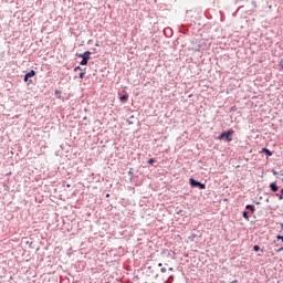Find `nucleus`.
<instances>
[{"label":"nucleus","instance_id":"33","mask_svg":"<svg viewBox=\"0 0 283 283\" xmlns=\"http://www.w3.org/2000/svg\"><path fill=\"white\" fill-rule=\"evenodd\" d=\"M281 229H282V231H283V223H281Z\"/></svg>","mask_w":283,"mask_h":283},{"label":"nucleus","instance_id":"14","mask_svg":"<svg viewBox=\"0 0 283 283\" xmlns=\"http://www.w3.org/2000/svg\"><path fill=\"white\" fill-rule=\"evenodd\" d=\"M154 163H156V158H150V159L148 160V165H154Z\"/></svg>","mask_w":283,"mask_h":283},{"label":"nucleus","instance_id":"26","mask_svg":"<svg viewBox=\"0 0 283 283\" xmlns=\"http://www.w3.org/2000/svg\"><path fill=\"white\" fill-rule=\"evenodd\" d=\"M231 111H232V112H235V106L231 107Z\"/></svg>","mask_w":283,"mask_h":283},{"label":"nucleus","instance_id":"2","mask_svg":"<svg viewBox=\"0 0 283 283\" xmlns=\"http://www.w3.org/2000/svg\"><path fill=\"white\" fill-rule=\"evenodd\" d=\"M235 134V130H233L232 128L223 132V138L226 140V143H231L233 140V135Z\"/></svg>","mask_w":283,"mask_h":283},{"label":"nucleus","instance_id":"20","mask_svg":"<svg viewBox=\"0 0 283 283\" xmlns=\"http://www.w3.org/2000/svg\"><path fill=\"white\" fill-rule=\"evenodd\" d=\"M276 240H281L283 242V235H276Z\"/></svg>","mask_w":283,"mask_h":283},{"label":"nucleus","instance_id":"35","mask_svg":"<svg viewBox=\"0 0 283 283\" xmlns=\"http://www.w3.org/2000/svg\"><path fill=\"white\" fill-rule=\"evenodd\" d=\"M83 119H84V120H87V117H84Z\"/></svg>","mask_w":283,"mask_h":283},{"label":"nucleus","instance_id":"34","mask_svg":"<svg viewBox=\"0 0 283 283\" xmlns=\"http://www.w3.org/2000/svg\"><path fill=\"white\" fill-rule=\"evenodd\" d=\"M158 266H163V263H158Z\"/></svg>","mask_w":283,"mask_h":283},{"label":"nucleus","instance_id":"12","mask_svg":"<svg viewBox=\"0 0 283 283\" xmlns=\"http://www.w3.org/2000/svg\"><path fill=\"white\" fill-rule=\"evenodd\" d=\"M174 282V275H170L165 283H172Z\"/></svg>","mask_w":283,"mask_h":283},{"label":"nucleus","instance_id":"13","mask_svg":"<svg viewBox=\"0 0 283 283\" xmlns=\"http://www.w3.org/2000/svg\"><path fill=\"white\" fill-rule=\"evenodd\" d=\"M218 140H224V132H222V133L218 136Z\"/></svg>","mask_w":283,"mask_h":283},{"label":"nucleus","instance_id":"18","mask_svg":"<svg viewBox=\"0 0 283 283\" xmlns=\"http://www.w3.org/2000/svg\"><path fill=\"white\" fill-rule=\"evenodd\" d=\"M275 196H276L280 200H283V195L275 193Z\"/></svg>","mask_w":283,"mask_h":283},{"label":"nucleus","instance_id":"29","mask_svg":"<svg viewBox=\"0 0 283 283\" xmlns=\"http://www.w3.org/2000/svg\"><path fill=\"white\" fill-rule=\"evenodd\" d=\"M95 1H97V3H101L103 0H95Z\"/></svg>","mask_w":283,"mask_h":283},{"label":"nucleus","instance_id":"23","mask_svg":"<svg viewBox=\"0 0 283 283\" xmlns=\"http://www.w3.org/2000/svg\"><path fill=\"white\" fill-rule=\"evenodd\" d=\"M273 176H280V172L273 171Z\"/></svg>","mask_w":283,"mask_h":283},{"label":"nucleus","instance_id":"27","mask_svg":"<svg viewBox=\"0 0 283 283\" xmlns=\"http://www.w3.org/2000/svg\"><path fill=\"white\" fill-rule=\"evenodd\" d=\"M167 30H171V29H169V28H168V29H165V31H164V32H165V34H167Z\"/></svg>","mask_w":283,"mask_h":283},{"label":"nucleus","instance_id":"24","mask_svg":"<svg viewBox=\"0 0 283 283\" xmlns=\"http://www.w3.org/2000/svg\"><path fill=\"white\" fill-rule=\"evenodd\" d=\"M129 176H134V172H132V168L130 170L128 171Z\"/></svg>","mask_w":283,"mask_h":283},{"label":"nucleus","instance_id":"9","mask_svg":"<svg viewBox=\"0 0 283 283\" xmlns=\"http://www.w3.org/2000/svg\"><path fill=\"white\" fill-rule=\"evenodd\" d=\"M134 118V115L129 116L127 119H126V123H128V125H134V120H132Z\"/></svg>","mask_w":283,"mask_h":283},{"label":"nucleus","instance_id":"37","mask_svg":"<svg viewBox=\"0 0 283 283\" xmlns=\"http://www.w3.org/2000/svg\"><path fill=\"white\" fill-rule=\"evenodd\" d=\"M96 45V48H98V44H95Z\"/></svg>","mask_w":283,"mask_h":283},{"label":"nucleus","instance_id":"19","mask_svg":"<svg viewBox=\"0 0 283 283\" xmlns=\"http://www.w3.org/2000/svg\"><path fill=\"white\" fill-rule=\"evenodd\" d=\"M252 6L254 7V8H258V3L255 2V0H252Z\"/></svg>","mask_w":283,"mask_h":283},{"label":"nucleus","instance_id":"31","mask_svg":"<svg viewBox=\"0 0 283 283\" xmlns=\"http://www.w3.org/2000/svg\"><path fill=\"white\" fill-rule=\"evenodd\" d=\"M281 195L283 196V187H282V189H281Z\"/></svg>","mask_w":283,"mask_h":283},{"label":"nucleus","instance_id":"28","mask_svg":"<svg viewBox=\"0 0 283 283\" xmlns=\"http://www.w3.org/2000/svg\"><path fill=\"white\" fill-rule=\"evenodd\" d=\"M55 94H61V91H55Z\"/></svg>","mask_w":283,"mask_h":283},{"label":"nucleus","instance_id":"22","mask_svg":"<svg viewBox=\"0 0 283 283\" xmlns=\"http://www.w3.org/2000/svg\"><path fill=\"white\" fill-rule=\"evenodd\" d=\"M77 70H81V66H75L74 72H77Z\"/></svg>","mask_w":283,"mask_h":283},{"label":"nucleus","instance_id":"5","mask_svg":"<svg viewBox=\"0 0 283 283\" xmlns=\"http://www.w3.org/2000/svg\"><path fill=\"white\" fill-rule=\"evenodd\" d=\"M270 189H271V191H273V193H277V191H280V187L277 186L276 182H271Z\"/></svg>","mask_w":283,"mask_h":283},{"label":"nucleus","instance_id":"4","mask_svg":"<svg viewBox=\"0 0 283 283\" xmlns=\"http://www.w3.org/2000/svg\"><path fill=\"white\" fill-rule=\"evenodd\" d=\"M91 55V51H85L84 53L76 54V56H78L80 59H86V61H90V59H92Z\"/></svg>","mask_w":283,"mask_h":283},{"label":"nucleus","instance_id":"3","mask_svg":"<svg viewBox=\"0 0 283 283\" xmlns=\"http://www.w3.org/2000/svg\"><path fill=\"white\" fill-rule=\"evenodd\" d=\"M32 76H36V71L31 70L28 73L24 74V83H32Z\"/></svg>","mask_w":283,"mask_h":283},{"label":"nucleus","instance_id":"11","mask_svg":"<svg viewBox=\"0 0 283 283\" xmlns=\"http://www.w3.org/2000/svg\"><path fill=\"white\" fill-rule=\"evenodd\" d=\"M90 60L86 59H82V61L80 62V65H87Z\"/></svg>","mask_w":283,"mask_h":283},{"label":"nucleus","instance_id":"15","mask_svg":"<svg viewBox=\"0 0 283 283\" xmlns=\"http://www.w3.org/2000/svg\"><path fill=\"white\" fill-rule=\"evenodd\" d=\"M78 77H80V78H85V72H80V73H78Z\"/></svg>","mask_w":283,"mask_h":283},{"label":"nucleus","instance_id":"38","mask_svg":"<svg viewBox=\"0 0 283 283\" xmlns=\"http://www.w3.org/2000/svg\"><path fill=\"white\" fill-rule=\"evenodd\" d=\"M256 205H260V202H256Z\"/></svg>","mask_w":283,"mask_h":283},{"label":"nucleus","instance_id":"17","mask_svg":"<svg viewBox=\"0 0 283 283\" xmlns=\"http://www.w3.org/2000/svg\"><path fill=\"white\" fill-rule=\"evenodd\" d=\"M253 251H255V252L260 251V245H254Z\"/></svg>","mask_w":283,"mask_h":283},{"label":"nucleus","instance_id":"8","mask_svg":"<svg viewBox=\"0 0 283 283\" xmlns=\"http://www.w3.org/2000/svg\"><path fill=\"white\" fill-rule=\"evenodd\" d=\"M245 209H247L248 211H251V213H255V206H253V205H247V206H245Z\"/></svg>","mask_w":283,"mask_h":283},{"label":"nucleus","instance_id":"10","mask_svg":"<svg viewBox=\"0 0 283 283\" xmlns=\"http://www.w3.org/2000/svg\"><path fill=\"white\" fill-rule=\"evenodd\" d=\"M242 217L244 218V220H249V212L248 211H243L242 212Z\"/></svg>","mask_w":283,"mask_h":283},{"label":"nucleus","instance_id":"1","mask_svg":"<svg viewBox=\"0 0 283 283\" xmlns=\"http://www.w3.org/2000/svg\"><path fill=\"white\" fill-rule=\"evenodd\" d=\"M189 185L190 187H192L193 189H207V185L200 182L199 180H196L195 178H190L189 179Z\"/></svg>","mask_w":283,"mask_h":283},{"label":"nucleus","instance_id":"6","mask_svg":"<svg viewBox=\"0 0 283 283\" xmlns=\"http://www.w3.org/2000/svg\"><path fill=\"white\" fill-rule=\"evenodd\" d=\"M262 154H265V156L271 157L273 156V151H271L269 148H262Z\"/></svg>","mask_w":283,"mask_h":283},{"label":"nucleus","instance_id":"32","mask_svg":"<svg viewBox=\"0 0 283 283\" xmlns=\"http://www.w3.org/2000/svg\"><path fill=\"white\" fill-rule=\"evenodd\" d=\"M106 198H109V193H106Z\"/></svg>","mask_w":283,"mask_h":283},{"label":"nucleus","instance_id":"25","mask_svg":"<svg viewBox=\"0 0 283 283\" xmlns=\"http://www.w3.org/2000/svg\"><path fill=\"white\" fill-rule=\"evenodd\" d=\"M277 253H280L281 251H283V247H281L279 250H276Z\"/></svg>","mask_w":283,"mask_h":283},{"label":"nucleus","instance_id":"21","mask_svg":"<svg viewBox=\"0 0 283 283\" xmlns=\"http://www.w3.org/2000/svg\"><path fill=\"white\" fill-rule=\"evenodd\" d=\"M160 272H161V273H167V268H161V269H160Z\"/></svg>","mask_w":283,"mask_h":283},{"label":"nucleus","instance_id":"7","mask_svg":"<svg viewBox=\"0 0 283 283\" xmlns=\"http://www.w3.org/2000/svg\"><path fill=\"white\" fill-rule=\"evenodd\" d=\"M127 98H129V94L125 93L119 97L120 103H127Z\"/></svg>","mask_w":283,"mask_h":283},{"label":"nucleus","instance_id":"36","mask_svg":"<svg viewBox=\"0 0 283 283\" xmlns=\"http://www.w3.org/2000/svg\"><path fill=\"white\" fill-rule=\"evenodd\" d=\"M66 187H70V184H67Z\"/></svg>","mask_w":283,"mask_h":283},{"label":"nucleus","instance_id":"30","mask_svg":"<svg viewBox=\"0 0 283 283\" xmlns=\"http://www.w3.org/2000/svg\"><path fill=\"white\" fill-rule=\"evenodd\" d=\"M168 271H174V268H169Z\"/></svg>","mask_w":283,"mask_h":283},{"label":"nucleus","instance_id":"16","mask_svg":"<svg viewBox=\"0 0 283 283\" xmlns=\"http://www.w3.org/2000/svg\"><path fill=\"white\" fill-rule=\"evenodd\" d=\"M25 244H28L30 247V249H34V247H32V241H25Z\"/></svg>","mask_w":283,"mask_h":283}]
</instances>
